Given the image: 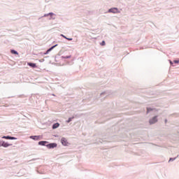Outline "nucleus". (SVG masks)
I'll return each mask as SVG.
<instances>
[{
  "label": "nucleus",
  "instance_id": "25",
  "mask_svg": "<svg viewBox=\"0 0 179 179\" xmlns=\"http://www.w3.org/2000/svg\"><path fill=\"white\" fill-rule=\"evenodd\" d=\"M48 52H50L49 51V50H48Z\"/></svg>",
  "mask_w": 179,
  "mask_h": 179
},
{
  "label": "nucleus",
  "instance_id": "23",
  "mask_svg": "<svg viewBox=\"0 0 179 179\" xmlns=\"http://www.w3.org/2000/svg\"><path fill=\"white\" fill-rule=\"evenodd\" d=\"M169 62H170L171 65H173V62H171V60H169Z\"/></svg>",
  "mask_w": 179,
  "mask_h": 179
},
{
  "label": "nucleus",
  "instance_id": "4",
  "mask_svg": "<svg viewBox=\"0 0 179 179\" xmlns=\"http://www.w3.org/2000/svg\"><path fill=\"white\" fill-rule=\"evenodd\" d=\"M9 146H12V144L6 143L3 140H0V148H9Z\"/></svg>",
  "mask_w": 179,
  "mask_h": 179
},
{
  "label": "nucleus",
  "instance_id": "14",
  "mask_svg": "<svg viewBox=\"0 0 179 179\" xmlns=\"http://www.w3.org/2000/svg\"><path fill=\"white\" fill-rule=\"evenodd\" d=\"M11 54H14L15 55H19V52L15 50H10Z\"/></svg>",
  "mask_w": 179,
  "mask_h": 179
},
{
  "label": "nucleus",
  "instance_id": "10",
  "mask_svg": "<svg viewBox=\"0 0 179 179\" xmlns=\"http://www.w3.org/2000/svg\"><path fill=\"white\" fill-rule=\"evenodd\" d=\"M29 138L34 141H40V136H31Z\"/></svg>",
  "mask_w": 179,
  "mask_h": 179
},
{
  "label": "nucleus",
  "instance_id": "3",
  "mask_svg": "<svg viewBox=\"0 0 179 179\" xmlns=\"http://www.w3.org/2000/svg\"><path fill=\"white\" fill-rule=\"evenodd\" d=\"M61 143L63 146H69V145H71V143L68 142V139H66L65 137H62L61 138Z\"/></svg>",
  "mask_w": 179,
  "mask_h": 179
},
{
  "label": "nucleus",
  "instance_id": "13",
  "mask_svg": "<svg viewBox=\"0 0 179 179\" xmlns=\"http://www.w3.org/2000/svg\"><path fill=\"white\" fill-rule=\"evenodd\" d=\"M155 108H147V114H149V113L152 112V111H155Z\"/></svg>",
  "mask_w": 179,
  "mask_h": 179
},
{
  "label": "nucleus",
  "instance_id": "6",
  "mask_svg": "<svg viewBox=\"0 0 179 179\" xmlns=\"http://www.w3.org/2000/svg\"><path fill=\"white\" fill-rule=\"evenodd\" d=\"M100 96L102 99H106V97H108V96H110V92L108 91L102 92L100 94Z\"/></svg>",
  "mask_w": 179,
  "mask_h": 179
},
{
  "label": "nucleus",
  "instance_id": "17",
  "mask_svg": "<svg viewBox=\"0 0 179 179\" xmlns=\"http://www.w3.org/2000/svg\"><path fill=\"white\" fill-rule=\"evenodd\" d=\"M61 58H62V59H68L71 58V55L66 56V57L62 56Z\"/></svg>",
  "mask_w": 179,
  "mask_h": 179
},
{
  "label": "nucleus",
  "instance_id": "20",
  "mask_svg": "<svg viewBox=\"0 0 179 179\" xmlns=\"http://www.w3.org/2000/svg\"><path fill=\"white\" fill-rule=\"evenodd\" d=\"M101 45H106V41H103L101 43Z\"/></svg>",
  "mask_w": 179,
  "mask_h": 179
},
{
  "label": "nucleus",
  "instance_id": "2",
  "mask_svg": "<svg viewBox=\"0 0 179 179\" xmlns=\"http://www.w3.org/2000/svg\"><path fill=\"white\" fill-rule=\"evenodd\" d=\"M48 16H50L49 20H55V14H54V13H49L47 14H44L42 17H48Z\"/></svg>",
  "mask_w": 179,
  "mask_h": 179
},
{
  "label": "nucleus",
  "instance_id": "12",
  "mask_svg": "<svg viewBox=\"0 0 179 179\" xmlns=\"http://www.w3.org/2000/svg\"><path fill=\"white\" fill-rule=\"evenodd\" d=\"M60 36H61V37L66 38V40H69V41H72V38H68V37L65 36L64 34H61Z\"/></svg>",
  "mask_w": 179,
  "mask_h": 179
},
{
  "label": "nucleus",
  "instance_id": "8",
  "mask_svg": "<svg viewBox=\"0 0 179 179\" xmlns=\"http://www.w3.org/2000/svg\"><path fill=\"white\" fill-rule=\"evenodd\" d=\"M1 138H2V139H10V141H16V139H17L15 137H12L10 136H3Z\"/></svg>",
  "mask_w": 179,
  "mask_h": 179
},
{
  "label": "nucleus",
  "instance_id": "5",
  "mask_svg": "<svg viewBox=\"0 0 179 179\" xmlns=\"http://www.w3.org/2000/svg\"><path fill=\"white\" fill-rule=\"evenodd\" d=\"M108 13H121L117 8H111L108 10Z\"/></svg>",
  "mask_w": 179,
  "mask_h": 179
},
{
  "label": "nucleus",
  "instance_id": "7",
  "mask_svg": "<svg viewBox=\"0 0 179 179\" xmlns=\"http://www.w3.org/2000/svg\"><path fill=\"white\" fill-rule=\"evenodd\" d=\"M46 148L48 149H54V148H57V143H48L46 145Z\"/></svg>",
  "mask_w": 179,
  "mask_h": 179
},
{
  "label": "nucleus",
  "instance_id": "9",
  "mask_svg": "<svg viewBox=\"0 0 179 179\" xmlns=\"http://www.w3.org/2000/svg\"><path fill=\"white\" fill-rule=\"evenodd\" d=\"M38 145L40 146H46L47 147V145H48V141H39Z\"/></svg>",
  "mask_w": 179,
  "mask_h": 179
},
{
  "label": "nucleus",
  "instance_id": "18",
  "mask_svg": "<svg viewBox=\"0 0 179 179\" xmlns=\"http://www.w3.org/2000/svg\"><path fill=\"white\" fill-rule=\"evenodd\" d=\"M73 119V117H69V118L68 119V120L66 121V122H67V124H69V122H71Z\"/></svg>",
  "mask_w": 179,
  "mask_h": 179
},
{
  "label": "nucleus",
  "instance_id": "19",
  "mask_svg": "<svg viewBox=\"0 0 179 179\" xmlns=\"http://www.w3.org/2000/svg\"><path fill=\"white\" fill-rule=\"evenodd\" d=\"M174 160H176V158H170L169 162L170 163V162H174Z\"/></svg>",
  "mask_w": 179,
  "mask_h": 179
},
{
  "label": "nucleus",
  "instance_id": "16",
  "mask_svg": "<svg viewBox=\"0 0 179 179\" xmlns=\"http://www.w3.org/2000/svg\"><path fill=\"white\" fill-rule=\"evenodd\" d=\"M57 46H58V45L56 44V45L52 46L51 48H50L48 50L51 52V51H52V50H54V48H55V47H57Z\"/></svg>",
  "mask_w": 179,
  "mask_h": 179
},
{
  "label": "nucleus",
  "instance_id": "22",
  "mask_svg": "<svg viewBox=\"0 0 179 179\" xmlns=\"http://www.w3.org/2000/svg\"><path fill=\"white\" fill-rule=\"evenodd\" d=\"M47 54H49V52L47 50L46 52L44 53V55H47Z\"/></svg>",
  "mask_w": 179,
  "mask_h": 179
},
{
  "label": "nucleus",
  "instance_id": "21",
  "mask_svg": "<svg viewBox=\"0 0 179 179\" xmlns=\"http://www.w3.org/2000/svg\"><path fill=\"white\" fill-rule=\"evenodd\" d=\"M174 64H178L179 61L178 60H174Z\"/></svg>",
  "mask_w": 179,
  "mask_h": 179
},
{
  "label": "nucleus",
  "instance_id": "24",
  "mask_svg": "<svg viewBox=\"0 0 179 179\" xmlns=\"http://www.w3.org/2000/svg\"><path fill=\"white\" fill-rule=\"evenodd\" d=\"M166 123H167V119L165 120V124H166Z\"/></svg>",
  "mask_w": 179,
  "mask_h": 179
},
{
  "label": "nucleus",
  "instance_id": "1",
  "mask_svg": "<svg viewBox=\"0 0 179 179\" xmlns=\"http://www.w3.org/2000/svg\"><path fill=\"white\" fill-rule=\"evenodd\" d=\"M158 118H159L158 115H155V116L152 117V118H150L149 120L150 125H153L154 124H156V122H157V121H159Z\"/></svg>",
  "mask_w": 179,
  "mask_h": 179
},
{
  "label": "nucleus",
  "instance_id": "15",
  "mask_svg": "<svg viewBox=\"0 0 179 179\" xmlns=\"http://www.w3.org/2000/svg\"><path fill=\"white\" fill-rule=\"evenodd\" d=\"M29 66H31V68H36V65L34 63H28Z\"/></svg>",
  "mask_w": 179,
  "mask_h": 179
},
{
  "label": "nucleus",
  "instance_id": "11",
  "mask_svg": "<svg viewBox=\"0 0 179 179\" xmlns=\"http://www.w3.org/2000/svg\"><path fill=\"white\" fill-rule=\"evenodd\" d=\"M59 127V123H55L52 125V129H57V128Z\"/></svg>",
  "mask_w": 179,
  "mask_h": 179
}]
</instances>
